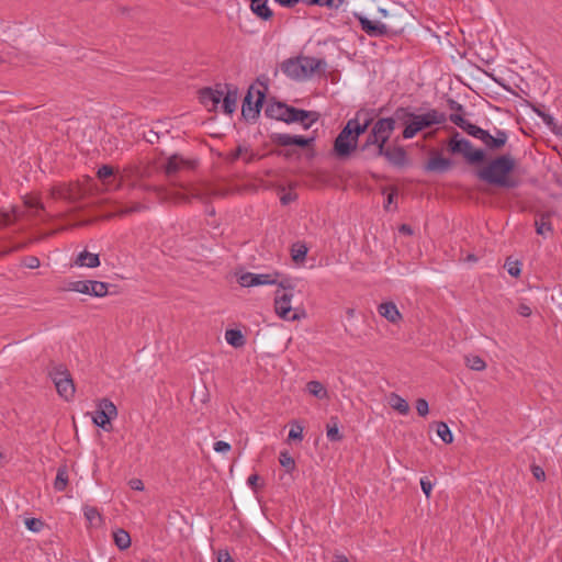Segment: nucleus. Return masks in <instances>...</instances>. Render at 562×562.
<instances>
[{
  "label": "nucleus",
  "mask_w": 562,
  "mask_h": 562,
  "mask_svg": "<svg viewBox=\"0 0 562 562\" xmlns=\"http://www.w3.org/2000/svg\"><path fill=\"white\" fill-rule=\"evenodd\" d=\"M436 431L445 443H451L453 441V435L445 422L436 423Z\"/></svg>",
  "instance_id": "nucleus-40"
},
{
  "label": "nucleus",
  "mask_w": 562,
  "mask_h": 562,
  "mask_svg": "<svg viewBox=\"0 0 562 562\" xmlns=\"http://www.w3.org/2000/svg\"><path fill=\"white\" fill-rule=\"evenodd\" d=\"M396 196H397V189L395 187L390 188V192L387 194L386 202L384 204L385 210L390 209V205L394 202Z\"/></svg>",
  "instance_id": "nucleus-62"
},
{
  "label": "nucleus",
  "mask_w": 562,
  "mask_h": 562,
  "mask_svg": "<svg viewBox=\"0 0 562 562\" xmlns=\"http://www.w3.org/2000/svg\"><path fill=\"white\" fill-rule=\"evenodd\" d=\"M380 137H378L373 130H371L364 143L360 146V150L367 153V157L371 158V155L375 153L376 149L380 148Z\"/></svg>",
  "instance_id": "nucleus-27"
},
{
  "label": "nucleus",
  "mask_w": 562,
  "mask_h": 562,
  "mask_svg": "<svg viewBox=\"0 0 562 562\" xmlns=\"http://www.w3.org/2000/svg\"><path fill=\"white\" fill-rule=\"evenodd\" d=\"M147 209H148V206L144 203L133 202V203H131V205H125V206L120 207L116 211L115 215L116 216H125V215H130L132 213L143 212Z\"/></svg>",
  "instance_id": "nucleus-38"
},
{
  "label": "nucleus",
  "mask_w": 562,
  "mask_h": 562,
  "mask_svg": "<svg viewBox=\"0 0 562 562\" xmlns=\"http://www.w3.org/2000/svg\"><path fill=\"white\" fill-rule=\"evenodd\" d=\"M357 143L358 142H355V140H351V139H344L340 143L341 144V146H340L339 145V138L336 137V139L334 142L335 154L339 158H346L357 148Z\"/></svg>",
  "instance_id": "nucleus-26"
},
{
  "label": "nucleus",
  "mask_w": 562,
  "mask_h": 562,
  "mask_svg": "<svg viewBox=\"0 0 562 562\" xmlns=\"http://www.w3.org/2000/svg\"><path fill=\"white\" fill-rule=\"evenodd\" d=\"M339 143H341L344 139H351L353 140V133L351 130L350 122H347V124L342 127V130L339 132L338 136ZM341 146V144H339Z\"/></svg>",
  "instance_id": "nucleus-53"
},
{
  "label": "nucleus",
  "mask_w": 562,
  "mask_h": 562,
  "mask_svg": "<svg viewBox=\"0 0 562 562\" xmlns=\"http://www.w3.org/2000/svg\"><path fill=\"white\" fill-rule=\"evenodd\" d=\"M83 515L90 524H93L95 519L101 520V515L98 508L93 506L86 505L83 507Z\"/></svg>",
  "instance_id": "nucleus-46"
},
{
  "label": "nucleus",
  "mask_w": 562,
  "mask_h": 562,
  "mask_svg": "<svg viewBox=\"0 0 562 562\" xmlns=\"http://www.w3.org/2000/svg\"><path fill=\"white\" fill-rule=\"evenodd\" d=\"M536 113L542 119V121L548 125L551 126L554 124V119L552 115L546 113L544 111L535 110Z\"/></svg>",
  "instance_id": "nucleus-63"
},
{
  "label": "nucleus",
  "mask_w": 562,
  "mask_h": 562,
  "mask_svg": "<svg viewBox=\"0 0 562 562\" xmlns=\"http://www.w3.org/2000/svg\"><path fill=\"white\" fill-rule=\"evenodd\" d=\"M302 67L305 72V79L312 77L314 74H325L327 64L324 59L304 56L301 57Z\"/></svg>",
  "instance_id": "nucleus-18"
},
{
  "label": "nucleus",
  "mask_w": 562,
  "mask_h": 562,
  "mask_svg": "<svg viewBox=\"0 0 562 562\" xmlns=\"http://www.w3.org/2000/svg\"><path fill=\"white\" fill-rule=\"evenodd\" d=\"M24 205L30 210H34L33 215L36 217H41L43 221H46L44 216L50 217L45 211V205L37 198H25Z\"/></svg>",
  "instance_id": "nucleus-30"
},
{
  "label": "nucleus",
  "mask_w": 562,
  "mask_h": 562,
  "mask_svg": "<svg viewBox=\"0 0 562 562\" xmlns=\"http://www.w3.org/2000/svg\"><path fill=\"white\" fill-rule=\"evenodd\" d=\"M25 526L30 531L38 532L44 527V521L38 518H26Z\"/></svg>",
  "instance_id": "nucleus-49"
},
{
  "label": "nucleus",
  "mask_w": 562,
  "mask_h": 562,
  "mask_svg": "<svg viewBox=\"0 0 562 562\" xmlns=\"http://www.w3.org/2000/svg\"><path fill=\"white\" fill-rule=\"evenodd\" d=\"M144 139L149 144L158 143L159 140V134L155 132L154 130H148L144 133Z\"/></svg>",
  "instance_id": "nucleus-59"
},
{
  "label": "nucleus",
  "mask_w": 562,
  "mask_h": 562,
  "mask_svg": "<svg viewBox=\"0 0 562 562\" xmlns=\"http://www.w3.org/2000/svg\"><path fill=\"white\" fill-rule=\"evenodd\" d=\"M117 416L116 406L109 398H102L92 417L93 423L105 431L112 429L111 420Z\"/></svg>",
  "instance_id": "nucleus-9"
},
{
  "label": "nucleus",
  "mask_w": 562,
  "mask_h": 562,
  "mask_svg": "<svg viewBox=\"0 0 562 562\" xmlns=\"http://www.w3.org/2000/svg\"><path fill=\"white\" fill-rule=\"evenodd\" d=\"M420 487L426 497L429 498L432 490V483L427 477H422Z\"/></svg>",
  "instance_id": "nucleus-58"
},
{
  "label": "nucleus",
  "mask_w": 562,
  "mask_h": 562,
  "mask_svg": "<svg viewBox=\"0 0 562 562\" xmlns=\"http://www.w3.org/2000/svg\"><path fill=\"white\" fill-rule=\"evenodd\" d=\"M223 97L222 83L214 88L205 87L199 90V100L204 106L211 105L210 110H216Z\"/></svg>",
  "instance_id": "nucleus-16"
},
{
  "label": "nucleus",
  "mask_w": 562,
  "mask_h": 562,
  "mask_svg": "<svg viewBox=\"0 0 562 562\" xmlns=\"http://www.w3.org/2000/svg\"><path fill=\"white\" fill-rule=\"evenodd\" d=\"M396 121H398L395 115L393 117H382L379 119L375 123H373L372 128L373 132L380 137L381 146L386 145L392 133L395 130Z\"/></svg>",
  "instance_id": "nucleus-13"
},
{
  "label": "nucleus",
  "mask_w": 562,
  "mask_h": 562,
  "mask_svg": "<svg viewBox=\"0 0 562 562\" xmlns=\"http://www.w3.org/2000/svg\"><path fill=\"white\" fill-rule=\"evenodd\" d=\"M289 425L290 430L286 438L288 443L301 442L303 440L304 427L297 420H292Z\"/></svg>",
  "instance_id": "nucleus-32"
},
{
  "label": "nucleus",
  "mask_w": 562,
  "mask_h": 562,
  "mask_svg": "<svg viewBox=\"0 0 562 562\" xmlns=\"http://www.w3.org/2000/svg\"><path fill=\"white\" fill-rule=\"evenodd\" d=\"M452 166V161L449 159V158H445L440 155H437V156H434L431 157L426 166H425V169L427 171H432V172H445L447 170H449Z\"/></svg>",
  "instance_id": "nucleus-23"
},
{
  "label": "nucleus",
  "mask_w": 562,
  "mask_h": 562,
  "mask_svg": "<svg viewBox=\"0 0 562 562\" xmlns=\"http://www.w3.org/2000/svg\"><path fill=\"white\" fill-rule=\"evenodd\" d=\"M260 480L261 477L258 474L254 473L248 477L247 484L252 488L254 492H257Z\"/></svg>",
  "instance_id": "nucleus-61"
},
{
  "label": "nucleus",
  "mask_w": 562,
  "mask_h": 562,
  "mask_svg": "<svg viewBox=\"0 0 562 562\" xmlns=\"http://www.w3.org/2000/svg\"><path fill=\"white\" fill-rule=\"evenodd\" d=\"M307 246L305 243L296 241L291 246L290 254L291 259L295 265H301L305 261L307 255Z\"/></svg>",
  "instance_id": "nucleus-29"
},
{
  "label": "nucleus",
  "mask_w": 562,
  "mask_h": 562,
  "mask_svg": "<svg viewBox=\"0 0 562 562\" xmlns=\"http://www.w3.org/2000/svg\"><path fill=\"white\" fill-rule=\"evenodd\" d=\"M384 157L391 165L403 167L407 162V154L402 146H380L375 153L371 155V159Z\"/></svg>",
  "instance_id": "nucleus-10"
},
{
  "label": "nucleus",
  "mask_w": 562,
  "mask_h": 562,
  "mask_svg": "<svg viewBox=\"0 0 562 562\" xmlns=\"http://www.w3.org/2000/svg\"><path fill=\"white\" fill-rule=\"evenodd\" d=\"M314 143V137H304L301 135L283 134V157H289L290 153L286 149L290 146H297L301 148L310 147Z\"/></svg>",
  "instance_id": "nucleus-19"
},
{
  "label": "nucleus",
  "mask_w": 562,
  "mask_h": 562,
  "mask_svg": "<svg viewBox=\"0 0 562 562\" xmlns=\"http://www.w3.org/2000/svg\"><path fill=\"white\" fill-rule=\"evenodd\" d=\"M266 116L281 121V101H273L267 104L265 109Z\"/></svg>",
  "instance_id": "nucleus-43"
},
{
  "label": "nucleus",
  "mask_w": 562,
  "mask_h": 562,
  "mask_svg": "<svg viewBox=\"0 0 562 562\" xmlns=\"http://www.w3.org/2000/svg\"><path fill=\"white\" fill-rule=\"evenodd\" d=\"M378 312L392 324H397L402 319V314L393 302L381 303L378 306Z\"/></svg>",
  "instance_id": "nucleus-22"
},
{
  "label": "nucleus",
  "mask_w": 562,
  "mask_h": 562,
  "mask_svg": "<svg viewBox=\"0 0 562 562\" xmlns=\"http://www.w3.org/2000/svg\"><path fill=\"white\" fill-rule=\"evenodd\" d=\"M355 18L360 23L361 30L372 37H382L387 35V26L379 21H371L360 13H355Z\"/></svg>",
  "instance_id": "nucleus-14"
},
{
  "label": "nucleus",
  "mask_w": 562,
  "mask_h": 562,
  "mask_svg": "<svg viewBox=\"0 0 562 562\" xmlns=\"http://www.w3.org/2000/svg\"><path fill=\"white\" fill-rule=\"evenodd\" d=\"M505 268L507 269V272L509 273V276H512L514 278H518L521 273L519 261H512L508 258L505 262Z\"/></svg>",
  "instance_id": "nucleus-47"
},
{
  "label": "nucleus",
  "mask_w": 562,
  "mask_h": 562,
  "mask_svg": "<svg viewBox=\"0 0 562 562\" xmlns=\"http://www.w3.org/2000/svg\"><path fill=\"white\" fill-rule=\"evenodd\" d=\"M124 173L116 176L114 168L110 165H102L97 171V178L102 182L105 190H120L124 186L125 177L133 172V168H126Z\"/></svg>",
  "instance_id": "nucleus-8"
},
{
  "label": "nucleus",
  "mask_w": 562,
  "mask_h": 562,
  "mask_svg": "<svg viewBox=\"0 0 562 562\" xmlns=\"http://www.w3.org/2000/svg\"><path fill=\"white\" fill-rule=\"evenodd\" d=\"M467 134H469L470 136L476 138V139H480V136L482 134V132L484 131L483 128H481L480 126L469 122V124H467V126L464 127L463 130Z\"/></svg>",
  "instance_id": "nucleus-52"
},
{
  "label": "nucleus",
  "mask_w": 562,
  "mask_h": 562,
  "mask_svg": "<svg viewBox=\"0 0 562 562\" xmlns=\"http://www.w3.org/2000/svg\"><path fill=\"white\" fill-rule=\"evenodd\" d=\"M196 165L198 160L195 159H187L179 154H173L168 158L164 170L168 177H173L181 170L195 169Z\"/></svg>",
  "instance_id": "nucleus-11"
},
{
  "label": "nucleus",
  "mask_w": 562,
  "mask_h": 562,
  "mask_svg": "<svg viewBox=\"0 0 562 562\" xmlns=\"http://www.w3.org/2000/svg\"><path fill=\"white\" fill-rule=\"evenodd\" d=\"M516 168V159L510 154L492 158L477 171L480 180L503 189H515L520 184L512 173Z\"/></svg>",
  "instance_id": "nucleus-1"
},
{
  "label": "nucleus",
  "mask_w": 562,
  "mask_h": 562,
  "mask_svg": "<svg viewBox=\"0 0 562 562\" xmlns=\"http://www.w3.org/2000/svg\"><path fill=\"white\" fill-rule=\"evenodd\" d=\"M68 482H69V479H68L67 465L66 464L60 465L57 469V474H56V477H55V481H54V488L57 492H63V491L66 490V487L68 485Z\"/></svg>",
  "instance_id": "nucleus-31"
},
{
  "label": "nucleus",
  "mask_w": 562,
  "mask_h": 562,
  "mask_svg": "<svg viewBox=\"0 0 562 562\" xmlns=\"http://www.w3.org/2000/svg\"><path fill=\"white\" fill-rule=\"evenodd\" d=\"M213 448L216 452H222V453L228 452L232 449V447L228 442L222 441V440L214 442Z\"/></svg>",
  "instance_id": "nucleus-60"
},
{
  "label": "nucleus",
  "mask_w": 562,
  "mask_h": 562,
  "mask_svg": "<svg viewBox=\"0 0 562 562\" xmlns=\"http://www.w3.org/2000/svg\"><path fill=\"white\" fill-rule=\"evenodd\" d=\"M550 212H537L535 217L536 233L543 237H547L553 232L552 223L550 221Z\"/></svg>",
  "instance_id": "nucleus-20"
},
{
  "label": "nucleus",
  "mask_w": 562,
  "mask_h": 562,
  "mask_svg": "<svg viewBox=\"0 0 562 562\" xmlns=\"http://www.w3.org/2000/svg\"><path fill=\"white\" fill-rule=\"evenodd\" d=\"M113 540L120 550H126L131 547V536L126 530L122 528L113 531Z\"/></svg>",
  "instance_id": "nucleus-34"
},
{
  "label": "nucleus",
  "mask_w": 562,
  "mask_h": 562,
  "mask_svg": "<svg viewBox=\"0 0 562 562\" xmlns=\"http://www.w3.org/2000/svg\"><path fill=\"white\" fill-rule=\"evenodd\" d=\"M389 403L393 409L397 411L402 415H406L409 412V405L406 400L395 393L390 395Z\"/></svg>",
  "instance_id": "nucleus-35"
},
{
  "label": "nucleus",
  "mask_w": 562,
  "mask_h": 562,
  "mask_svg": "<svg viewBox=\"0 0 562 562\" xmlns=\"http://www.w3.org/2000/svg\"><path fill=\"white\" fill-rule=\"evenodd\" d=\"M55 386L56 391L60 397L65 401H70L75 396V383L71 378L70 372L64 366L55 367L49 373Z\"/></svg>",
  "instance_id": "nucleus-6"
},
{
  "label": "nucleus",
  "mask_w": 562,
  "mask_h": 562,
  "mask_svg": "<svg viewBox=\"0 0 562 562\" xmlns=\"http://www.w3.org/2000/svg\"><path fill=\"white\" fill-rule=\"evenodd\" d=\"M306 389H307L308 393L312 394L313 396H315L316 398L323 400L328 396L327 390L318 381H310L306 384Z\"/></svg>",
  "instance_id": "nucleus-37"
},
{
  "label": "nucleus",
  "mask_w": 562,
  "mask_h": 562,
  "mask_svg": "<svg viewBox=\"0 0 562 562\" xmlns=\"http://www.w3.org/2000/svg\"><path fill=\"white\" fill-rule=\"evenodd\" d=\"M22 265L29 269H36L40 267L41 261L36 256H26L23 258Z\"/></svg>",
  "instance_id": "nucleus-54"
},
{
  "label": "nucleus",
  "mask_w": 562,
  "mask_h": 562,
  "mask_svg": "<svg viewBox=\"0 0 562 562\" xmlns=\"http://www.w3.org/2000/svg\"><path fill=\"white\" fill-rule=\"evenodd\" d=\"M18 217L16 207H12L11 212L0 210V227H5L14 223Z\"/></svg>",
  "instance_id": "nucleus-44"
},
{
  "label": "nucleus",
  "mask_w": 562,
  "mask_h": 562,
  "mask_svg": "<svg viewBox=\"0 0 562 562\" xmlns=\"http://www.w3.org/2000/svg\"><path fill=\"white\" fill-rule=\"evenodd\" d=\"M225 339L235 348H240L246 344V338L239 329H227L225 333Z\"/></svg>",
  "instance_id": "nucleus-33"
},
{
  "label": "nucleus",
  "mask_w": 562,
  "mask_h": 562,
  "mask_svg": "<svg viewBox=\"0 0 562 562\" xmlns=\"http://www.w3.org/2000/svg\"><path fill=\"white\" fill-rule=\"evenodd\" d=\"M326 435L329 441H339L342 439V435L340 434L336 423L333 426H327Z\"/></svg>",
  "instance_id": "nucleus-51"
},
{
  "label": "nucleus",
  "mask_w": 562,
  "mask_h": 562,
  "mask_svg": "<svg viewBox=\"0 0 562 562\" xmlns=\"http://www.w3.org/2000/svg\"><path fill=\"white\" fill-rule=\"evenodd\" d=\"M465 366L474 371H483L486 368V362L479 356H465Z\"/></svg>",
  "instance_id": "nucleus-39"
},
{
  "label": "nucleus",
  "mask_w": 562,
  "mask_h": 562,
  "mask_svg": "<svg viewBox=\"0 0 562 562\" xmlns=\"http://www.w3.org/2000/svg\"><path fill=\"white\" fill-rule=\"evenodd\" d=\"M65 290L90 295V284L86 281H70Z\"/></svg>",
  "instance_id": "nucleus-42"
},
{
  "label": "nucleus",
  "mask_w": 562,
  "mask_h": 562,
  "mask_svg": "<svg viewBox=\"0 0 562 562\" xmlns=\"http://www.w3.org/2000/svg\"><path fill=\"white\" fill-rule=\"evenodd\" d=\"M222 111L227 115H232L237 106L238 88L233 83H222Z\"/></svg>",
  "instance_id": "nucleus-12"
},
{
  "label": "nucleus",
  "mask_w": 562,
  "mask_h": 562,
  "mask_svg": "<svg viewBox=\"0 0 562 562\" xmlns=\"http://www.w3.org/2000/svg\"><path fill=\"white\" fill-rule=\"evenodd\" d=\"M319 114L315 111L297 109L283 103V123L300 124L303 130H308L318 121Z\"/></svg>",
  "instance_id": "nucleus-7"
},
{
  "label": "nucleus",
  "mask_w": 562,
  "mask_h": 562,
  "mask_svg": "<svg viewBox=\"0 0 562 562\" xmlns=\"http://www.w3.org/2000/svg\"><path fill=\"white\" fill-rule=\"evenodd\" d=\"M75 265L79 267L97 268L100 266V257L98 254L83 250L77 256Z\"/></svg>",
  "instance_id": "nucleus-25"
},
{
  "label": "nucleus",
  "mask_w": 562,
  "mask_h": 562,
  "mask_svg": "<svg viewBox=\"0 0 562 562\" xmlns=\"http://www.w3.org/2000/svg\"><path fill=\"white\" fill-rule=\"evenodd\" d=\"M448 149L451 154L462 155L470 165H479L485 160V151L480 148L474 149L472 143L461 137L457 131L453 132L448 142Z\"/></svg>",
  "instance_id": "nucleus-4"
},
{
  "label": "nucleus",
  "mask_w": 562,
  "mask_h": 562,
  "mask_svg": "<svg viewBox=\"0 0 562 562\" xmlns=\"http://www.w3.org/2000/svg\"><path fill=\"white\" fill-rule=\"evenodd\" d=\"M283 72L295 80H304L305 72L302 67L301 57L290 58L283 61Z\"/></svg>",
  "instance_id": "nucleus-21"
},
{
  "label": "nucleus",
  "mask_w": 562,
  "mask_h": 562,
  "mask_svg": "<svg viewBox=\"0 0 562 562\" xmlns=\"http://www.w3.org/2000/svg\"><path fill=\"white\" fill-rule=\"evenodd\" d=\"M395 117L405 125L402 136L405 139L413 138L420 131L434 125L443 124L447 120L445 113L430 109L424 114H415L407 108L400 106L395 110Z\"/></svg>",
  "instance_id": "nucleus-2"
},
{
  "label": "nucleus",
  "mask_w": 562,
  "mask_h": 562,
  "mask_svg": "<svg viewBox=\"0 0 562 562\" xmlns=\"http://www.w3.org/2000/svg\"><path fill=\"white\" fill-rule=\"evenodd\" d=\"M372 112L367 110L358 111L356 116L348 121L351 124L355 142H358L359 136L368 130V127L372 124Z\"/></svg>",
  "instance_id": "nucleus-15"
},
{
  "label": "nucleus",
  "mask_w": 562,
  "mask_h": 562,
  "mask_svg": "<svg viewBox=\"0 0 562 562\" xmlns=\"http://www.w3.org/2000/svg\"><path fill=\"white\" fill-rule=\"evenodd\" d=\"M507 139L508 135L505 131L495 128V136L484 130L479 140H481L488 150H498L505 146Z\"/></svg>",
  "instance_id": "nucleus-17"
},
{
  "label": "nucleus",
  "mask_w": 562,
  "mask_h": 562,
  "mask_svg": "<svg viewBox=\"0 0 562 562\" xmlns=\"http://www.w3.org/2000/svg\"><path fill=\"white\" fill-rule=\"evenodd\" d=\"M267 82L262 76L249 86L241 104V115L246 121H255L259 116L268 92Z\"/></svg>",
  "instance_id": "nucleus-3"
},
{
  "label": "nucleus",
  "mask_w": 562,
  "mask_h": 562,
  "mask_svg": "<svg viewBox=\"0 0 562 562\" xmlns=\"http://www.w3.org/2000/svg\"><path fill=\"white\" fill-rule=\"evenodd\" d=\"M279 277V273L276 272L274 274H256L255 278L257 279L255 281L256 285H262V284H277V278Z\"/></svg>",
  "instance_id": "nucleus-45"
},
{
  "label": "nucleus",
  "mask_w": 562,
  "mask_h": 562,
  "mask_svg": "<svg viewBox=\"0 0 562 562\" xmlns=\"http://www.w3.org/2000/svg\"><path fill=\"white\" fill-rule=\"evenodd\" d=\"M416 409L419 416L425 417L429 413V405L425 398H418L416 401Z\"/></svg>",
  "instance_id": "nucleus-55"
},
{
  "label": "nucleus",
  "mask_w": 562,
  "mask_h": 562,
  "mask_svg": "<svg viewBox=\"0 0 562 562\" xmlns=\"http://www.w3.org/2000/svg\"><path fill=\"white\" fill-rule=\"evenodd\" d=\"M193 199L206 202L209 200V194L201 189H192L188 194H183L181 196V201L184 203H190Z\"/></svg>",
  "instance_id": "nucleus-41"
},
{
  "label": "nucleus",
  "mask_w": 562,
  "mask_h": 562,
  "mask_svg": "<svg viewBox=\"0 0 562 562\" xmlns=\"http://www.w3.org/2000/svg\"><path fill=\"white\" fill-rule=\"evenodd\" d=\"M295 469V462L288 452H283V471L292 472Z\"/></svg>",
  "instance_id": "nucleus-57"
},
{
  "label": "nucleus",
  "mask_w": 562,
  "mask_h": 562,
  "mask_svg": "<svg viewBox=\"0 0 562 562\" xmlns=\"http://www.w3.org/2000/svg\"><path fill=\"white\" fill-rule=\"evenodd\" d=\"M257 279L255 278V273L251 272H245L238 278V283L241 286L249 288L255 286V281Z\"/></svg>",
  "instance_id": "nucleus-50"
},
{
  "label": "nucleus",
  "mask_w": 562,
  "mask_h": 562,
  "mask_svg": "<svg viewBox=\"0 0 562 562\" xmlns=\"http://www.w3.org/2000/svg\"><path fill=\"white\" fill-rule=\"evenodd\" d=\"M217 562H234V560L227 550H220L217 554Z\"/></svg>",
  "instance_id": "nucleus-64"
},
{
  "label": "nucleus",
  "mask_w": 562,
  "mask_h": 562,
  "mask_svg": "<svg viewBox=\"0 0 562 562\" xmlns=\"http://www.w3.org/2000/svg\"><path fill=\"white\" fill-rule=\"evenodd\" d=\"M89 192V189L79 182H61L49 189V195L53 200H64L68 203H77Z\"/></svg>",
  "instance_id": "nucleus-5"
},
{
  "label": "nucleus",
  "mask_w": 562,
  "mask_h": 562,
  "mask_svg": "<svg viewBox=\"0 0 562 562\" xmlns=\"http://www.w3.org/2000/svg\"><path fill=\"white\" fill-rule=\"evenodd\" d=\"M450 121L456 124L457 126H459L461 130H464V127L467 126V124H469V121L465 120L462 115H460L459 113H452L450 114L449 116Z\"/></svg>",
  "instance_id": "nucleus-56"
},
{
  "label": "nucleus",
  "mask_w": 562,
  "mask_h": 562,
  "mask_svg": "<svg viewBox=\"0 0 562 562\" xmlns=\"http://www.w3.org/2000/svg\"><path fill=\"white\" fill-rule=\"evenodd\" d=\"M290 297L286 292H283V321L294 322L306 317V313L302 308H292L289 305Z\"/></svg>",
  "instance_id": "nucleus-24"
},
{
  "label": "nucleus",
  "mask_w": 562,
  "mask_h": 562,
  "mask_svg": "<svg viewBox=\"0 0 562 562\" xmlns=\"http://www.w3.org/2000/svg\"><path fill=\"white\" fill-rule=\"evenodd\" d=\"M90 284V295L95 297H103L108 294L109 283L95 280H88Z\"/></svg>",
  "instance_id": "nucleus-36"
},
{
  "label": "nucleus",
  "mask_w": 562,
  "mask_h": 562,
  "mask_svg": "<svg viewBox=\"0 0 562 562\" xmlns=\"http://www.w3.org/2000/svg\"><path fill=\"white\" fill-rule=\"evenodd\" d=\"M313 5L326 7L329 9H339L345 0H311Z\"/></svg>",
  "instance_id": "nucleus-48"
},
{
  "label": "nucleus",
  "mask_w": 562,
  "mask_h": 562,
  "mask_svg": "<svg viewBox=\"0 0 562 562\" xmlns=\"http://www.w3.org/2000/svg\"><path fill=\"white\" fill-rule=\"evenodd\" d=\"M251 11L262 20H269L272 11L267 4V0H250Z\"/></svg>",
  "instance_id": "nucleus-28"
}]
</instances>
